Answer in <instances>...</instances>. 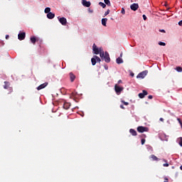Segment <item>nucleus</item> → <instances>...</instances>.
<instances>
[{"mask_svg":"<svg viewBox=\"0 0 182 182\" xmlns=\"http://www.w3.org/2000/svg\"><path fill=\"white\" fill-rule=\"evenodd\" d=\"M100 57H101L102 59H105V61L107 63H109L111 61L109 54L107 51H105V53H104V50L101 51L100 53Z\"/></svg>","mask_w":182,"mask_h":182,"instance_id":"f257e3e1","label":"nucleus"},{"mask_svg":"<svg viewBox=\"0 0 182 182\" xmlns=\"http://www.w3.org/2000/svg\"><path fill=\"white\" fill-rule=\"evenodd\" d=\"M92 50L95 55H99L103 51L102 48H98L97 45L95 43L92 46Z\"/></svg>","mask_w":182,"mask_h":182,"instance_id":"f03ea898","label":"nucleus"},{"mask_svg":"<svg viewBox=\"0 0 182 182\" xmlns=\"http://www.w3.org/2000/svg\"><path fill=\"white\" fill-rule=\"evenodd\" d=\"M4 89L9 90V93H12L13 92V87H10V82H4Z\"/></svg>","mask_w":182,"mask_h":182,"instance_id":"7ed1b4c3","label":"nucleus"},{"mask_svg":"<svg viewBox=\"0 0 182 182\" xmlns=\"http://www.w3.org/2000/svg\"><path fill=\"white\" fill-rule=\"evenodd\" d=\"M114 90L117 94H120L123 91L124 87H119L117 84H116L114 85Z\"/></svg>","mask_w":182,"mask_h":182,"instance_id":"20e7f679","label":"nucleus"},{"mask_svg":"<svg viewBox=\"0 0 182 182\" xmlns=\"http://www.w3.org/2000/svg\"><path fill=\"white\" fill-rule=\"evenodd\" d=\"M147 74H148L147 70L142 71L139 73V75H137V78H144V77H146Z\"/></svg>","mask_w":182,"mask_h":182,"instance_id":"39448f33","label":"nucleus"},{"mask_svg":"<svg viewBox=\"0 0 182 182\" xmlns=\"http://www.w3.org/2000/svg\"><path fill=\"white\" fill-rule=\"evenodd\" d=\"M137 131L139 133L148 132H149V128L144 127H139L137 128Z\"/></svg>","mask_w":182,"mask_h":182,"instance_id":"423d86ee","label":"nucleus"},{"mask_svg":"<svg viewBox=\"0 0 182 182\" xmlns=\"http://www.w3.org/2000/svg\"><path fill=\"white\" fill-rule=\"evenodd\" d=\"M130 9H132V11H137V9H139V4H137L136 3H133V4H131L130 6Z\"/></svg>","mask_w":182,"mask_h":182,"instance_id":"0eeeda50","label":"nucleus"},{"mask_svg":"<svg viewBox=\"0 0 182 182\" xmlns=\"http://www.w3.org/2000/svg\"><path fill=\"white\" fill-rule=\"evenodd\" d=\"M19 41H23L26 38V33H20L18 36Z\"/></svg>","mask_w":182,"mask_h":182,"instance_id":"6e6552de","label":"nucleus"},{"mask_svg":"<svg viewBox=\"0 0 182 182\" xmlns=\"http://www.w3.org/2000/svg\"><path fill=\"white\" fill-rule=\"evenodd\" d=\"M82 4L86 8H89L91 6L90 1H87L86 0H82Z\"/></svg>","mask_w":182,"mask_h":182,"instance_id":"1a4fd4ad","label":"nucleus"},{"mask_svg":"<svg viewBox=\"0 0 182 182\" xmlns=\"http://www.w3.org/2000/svg\"><path fill=\"white\" fill-rule=\"evenodd\" d=\"M59 22L63 25V26H66L67 23V20L65 17H61L59 18Z\"/></svg>","mask_w":182,"mask_h":182,"instance_id":"9d476101","label":"nucleus"},{"mask_svg":"<svg viewBox=\"0 0 182 182\" xmlns=\"http://www.w3.org/2000/svg\"><path fill=\"white\" fill-rule=\"evenodd\" d=\"M148 95V92L146 90H143L142 93L139 94V97L140 99H144L145 96Z\"/></svg>","mask_w":182,"mask_h":182,"instance_id":"9b49d317","label":"nucleus"},{"mask_svg":"<svg viewBox=\"0 0 182 182\" xmlns=\"http://www.w3.org/2000/svg\"><path fill=\"white\" fill-rule=\"evenodd\" d=\"M129 133H130L132 136H137V132H136V131L134 129H129Z\"/></svg>","mask_w":182,"mask_h":182,"instance_id":"f8f14e48","label":"nucleus"},{"mask_svg":"<svg viewBox=\"0 0 182 182\" xmlns=\"http://www.w3.org/2000/svg\"><path fill=\"white\" fill-rule=\"evenodd\" d=\"M70 82H73L75 81L76 77L73 74V73H70Z\"/></svg>","mask_w":182,"mask_h":182,"instance_id":"ddd939ff","label":"nucleus"},{"mask_svg":"<svg viewBox=\"0 0 182 182\" xmlns=\"http://www.w3.org/2000/svg\"><path fill=\"white\" fill-rule=\"evenodd\" d=\"M46 87V83L44 82V83L40 85L39 86H38L37 90H41L42 89H44Z\"/></svg>","mask_w":182,"mask_h":182,"instance_id":"4468645a","label":"nucleus"},{"mask_svg":"<svg viewBox=\"0 0 182 182\" xmlns=\"http://www.w3.org/2000/svg\"><path fill=\"white\" fill-rule=\"evenodd\" d=\"M54 17H55V14H53V13H51V12L48 13V14H47V18H48V19H53Z\"/></svg>","mask_w":182,"mask_h":182,"instance_id":"2eb2a0df","label":"nucleus"},{"mask_svg":"<svg viewBox=\"0 0 182 182\" xmlns=\"http://www.w3.org/2000/svg\"><path fill=\"white\" fill-rule=\"evenodd\" d=\"M70 107V105L68 102L63 103V109L68 110Z\"/></svg>","mask_w":182,"mask_h":182,"instance_id":"dca6fc26","label":"nucleus"},{"mask_svg":"<svg viewBox=\"0 0 182 182\" xmlns=\"http://www.w3.org/2000/svg\"><path fill=\"white\" fill-rule=\"evenodd\" d=\"M38 39L36 37L33 36V37H31V41L33 44L36 43Z\"/></svg>","mask_w":182,"mask_h":182,"instance_id":"f3484780","label":"nucleus"},{"mask_svg":"<svg viewBox=\"0 0 182 182\" xmlns=\"http://www.w3.org/2000/svg\"><path fill=\"white\" fill-rule=\"evenodd\" d=\"M116 62L118 65H120L124 63V60L121 58H117Z\"/></svg>","mask_w":182,"mask_h":182,"instance_id":"a211bd4d","label":"nucleus"},{"mask_svg":"<svg viewBox=\"0 0 182 182\" xmlns=\"http://www.w3.org/2000/svg\"><path fill=\"white\" fill-rule=\"evenodd\" d=\"M108 18H105L102 19V23L104 26H106V23H107Z\"/></svg>","mask_w":182,"mask_h":182,"instance_id":"6ab92c4d","label":"nucleus"},{"mask_svg":"<svg viewBox=\"0 0 182 182\" xmlns=\"http://www.w3.org/2000/svg\"><path fill=\"white\" fill-rule=\"evenodd\" d=\"M91 62H92V66L96 65V64H97V60H96V58H95V57L91 59Z\"/></svg>","mask_w":182,"mask_h":182,"instance_id":"aec40b11","label":"nucleus"},{"mask_svg":"<svg viewBox=\"0 0 182 182\" xmlns=\"http://www.w3.org/2000/svg\"><path fill=\"white\" fill-rule=\"evenodd\" d=\"M150 158L152 159L153 161H159V158L154 154L151 155Z\"/></svg>","mask_w":182,"mask_h":182,"instance_id":"412c9836","label":"nucleus"},{"mask_svg":"<svg viewBox=\"0 0 182 182\" xmlns=\"http://www.w3.org/2000/svg\"><path fill=\"white\" fill-rule=\"evenodd\" d=\"M105 5L107 6H111V2L109 0H104Z\"/></svg>","mask_w":182,"mask_h":182,"instance_id":"4be33fe9","label":"nucleus"},{"mask_svg":"<svg viewBox=\"0 0 182 182\" xmlns=\"http://www.w3.org/2000/svg\"><path fill=\"white\" fill-rule=\"evenodd\" d=\"M98 5L101 7H102L103 9H105L106 8V4L105 3H102V2H99L98 3Z\"/></svg>","mask_w":182,"mask_h":182,"instance_id":"5701e85b","label":"nucleus"},{"mask_svg":"<svg viewBox=\"0 0 182 182\" xmlns=\"http://www.w3.org/2000/svg\"><path fill=\"white\" fill-rule=\"evenodd\" d=\"M94 58H95L96 62H98V63L101 62V59L97 55H95Z\"/></svg>","mask_w":182,"mask_h":182,"instance_id":"b1692460","label":"nucleus"},{"mask_svg":"<svg viewBox=\"0 0 182 182\" xmlns=\"http://www.w3.org/2000/svg\"><path fill=\"white\" fill-rule=\"evenodd\" d=\"M176 70L178 73H182V68L181 67L178 66V67H176Z\"/></svg>","mask_w":182,"mask_h":182,"instance_id":"393cba45","label":"nucleus"},{"mask_svg":"<svg viewBox=\"0 0 182 182\" xmlns=\"http://www.w3.org/2000/svg\"><path fill=\"white\" fill-rule=\"evenodd\" d=\"M51 9L50 7L46 8V14L50 13Z\"/></svg>","mask_w":182,"mask_h":182,"instance_id":"a878e982","label":"nucleus"},{"mask_svg":"<svg viewBox=\"0 0 182 182\" xmlns=\"http://www.w3.org/2000/svg\"><path fill=\"white\" fill-rule=\"evenodd\" d=\"M110 13V10L108 9L105 13V16H107V15H109Z\"/></svg>","mask_w":182,"mask_h":182,"instance_id":"bb28decb","label":"nucleus"},{"mask_svg":"<svg viewBox=\"0 0 182 182\" xmlns=\"http://www.w3.org/2000/svg\"><path fill=\"white\" fill-rule=\"evenodd\" d=\"M141 145H142V146L144 145L145 143H146V139H142L141 141Z\"/></svg>","mask_w":182,"mask_h":182,"instance_id":"cd10ccee","label":"nucleus"},{"mask_svg":"<svg viewBox=\"0 0 182 182\" xmlns=\"http://www.w3.org/2000/svg\"><path fill=\"white\" fill-rule=\"evenodd\" d=\"M159 46H166V43H164V42H159V43H158Z\"/></svg>","mask_w":182,"mask_h":182,"instance_id":"c85d7f7f","label":"nucleus"},{"mask_svg":"<svg viewBox=\"0 0 182 182\" xmlns=\"http://www.w3.org/2000/svg\"><path fill=\"white\" fill-rule=\"evenodd\" d=\"M121 13L124 15L125 14V9L124 8H122Z\"/></svg>","mask_w":182,"mask_h":182,"instance_id":"c756f323","label":"nucleus"},{"mask_svg":"<svg viewBox=\"0 0 182 182\" xmlns=\"http://www.w3.org/2000/svg\"><path fill=\"white\" fill-rule=\"evenodd\" d=\"M142 17H143L144 21H146L147 20V17H146V16L145 14H143Z\"/></svg>","mask_w":182,"mask_h":182,"instance_id":"7c9ffc66","label":"nucleus"},{"mask_svg":"<svg viewBox=\"0 0 182 182\" xmlns=\"http://www.w3.org/2000/svg\"><path fill=\"white\" fill-rule=\"evenodd\" d=\"M179 146L182 147V137L180 138Z\"/></svg>","mask_w":182,"mask_h":182,"instance_id":"2f4dec72","label":"nucleus"},{"mask_svg":"<svg viewBox=\"0 0 182 182\" xmlns=\"http://www.w3.org/2000/svg\"><path fill=\"white\" fill-rule=\"evenodd\" d=\"M122 102L124 104V105H126V106L129 105L128 102H126L124 101H122Z\"/></svg>","mask_w":182,"mask_h":182,"instance_id":"473e14b6","label":"nucleus"},{"mask_svg":"<svg viewBox=\"0 0 182 182\" xmlns=\"http://www.w3.org/2000/svg\"><path fill=\"white\" fill-rule=\"evenodd\" d=\"M169 164L168 163L164 164V167H168Z\"/></svg>","mask_w":182,"mask_h":182,"instance_id":"72a5a7b5","label":"nucleus"},{"mask_svg":"<svg viewBox=\"0 0 182 182\" xmlns=\"http://www.w3.org/2000/svg\"><path fill=\"white\" fill-rule=\"evenodd\" d=\"M152 98H153V96H152L151 95H150L148 96V99L152 100Z\"/></svg>","mask_w":182,"mask_h":182,"instance_id":"f704fd0d","label":"nucleus"},{"mask_svg":"<svg viewBox=\"0 0 182 182\" xmlns=\"http://www.w3.org/2000/svg\"><path fill=\"white\" fill-rule=\"evenodd\" d=\"M177 121L178 122L179 124L182 123V121H181V119L180 118H178Z\"/></svg>","mask_w":182,"mask_h":182,"instance_id":"c9c22d12","label":"nucleus"},{"mask_svg":"<svg viewBox=\"0 0 182 182\" xmlns=\"http://www.w3.org/2000/svg\"><path fill=\"white\" fill-rule=\"evenodd\" d=\"M164 182H168V178H167V177L164 178Z\"/></svg>","mask_w":182,"mask_h":182,"instance_id":"e433bc0d","label":"nucleus"},{"mask_svg":"<svg viewBox=\"0 0 182 182\" xmlns=\"http://www.w3.org/2000/svg\"><path fill=\"white\" fill-rule=\"evenodd\" d=\"M178 25H179L180 26H182V20L178 22Z\"/></svg>","mask_w":182,"mask_h":182,"instance_id":"4c0bfd02","label":"nucleus"},{"mask_svg":"<svg viewBox=\"0 0 182 182\" xmlns=\"http://www.w3.org/2000/svg\"><path fill=\"white\" fill-rule=\"evenodd\" d=\"M141 138H146V134H141Z\"/></svg>","mask_w":182,"mask_h":182,"instance_id":"58836bf2","label":"nucleus"},{"mask_svg":"<svg viewBox=\"0 0 182 182\" xmlns=\"http://www.w3.org/2000/svg\"><path fill=\"white\" fill-rule=\"evenodd\" d=\"M164 118H162V117L159 118V121L164 122Z\"/></svg>","mask_w":182,"mask_h":182,"instance_id":"ea45409f","label":"nucleus"},{"mask_svg":"<svg viewBox=\"0 0 182 182\" xmlns=\"http://www.w3.org/2000/svg\"><path fill=\"white\" fill-rule=\"evenodd\" d=\"M130 75H131V77H134V73H132L130 74Z\"/></svg>","mask_w":182,"mask_h":182,"instance_id":"a19ab883","label":"nucleus"},{"mask_svg":"<svg viewBox=\"0 0 182 182\" xmlns=\"http://www.w3.org/2000/svg\"><path fill=\"white\" fill-rule=\"evenodd\" d=\"M159 32H163L164 33H165L166 31L164 29H162V30H159Z\"/></svg>","mask_w":182,"mask_h":182,"instance_id":"79ce46f5","label":"nucleus"},{"mask_svg":"<svg viewBox=\"0 0 182 182\" xmlns=\"http://www.w3.org/2000/svg\"><path fill=\"white\" fill-rule=\"evenodd\" d=\"M120 108H121L122 109H124V105H120Z\"/></svg>","mask_w":182,"mask_h":182,"instance_id":"37998d69","label":"nucleus"},{"mask_svg":"<svg viewBox=\"0 0 182 182\" xmlns=\"http://www.w3.org/2000/svg\"><path fill=\"white\" fill-rule=\"evenodd\" d=\"M121 83H122V80H119L118 81V84H121Z\"/></svg>","mask_w":182,"mask_h":182,"instance_id":"c03bdc74","label":"nucleus"},{"mask_svg":"<svg viewBox=\"0 0 182 182\" xmlns=\"http://www.w3.org/2000/svg\"><path fill=\"white\" fill-rule=\"evenodd\" d=\"M9 38V35H6V39L8 40Z\"/></svg>","mask_w":182,"mask_h":182,"instance_id":"a18cd8bd","label":"nucleus"},{"mask_svg":"<svg viewBox=\"0 0 182 182\" xmlns=\"http://www.w3.org/2000/svg\"><path fill=\"white\" fill-rule=\"evenodd\" d=\"M89 11H90V13H92V12H93V11H92V10H90V9Z\"/></svg>","mask_w":182,"mask_h":182,"instance_id":"49530a36","label":"nucleus"},{"mask_svg":"<svg viewBox=\"0 0 182 182\" xmlns=\"http://www.w3.org/2000/svg\"><path fill=\"white\" fill-rule=\"evenodd\" d=\"M44 12H45V14H46V9H45Z\"/></svg>","mask_w":182,"mask_h":182,"instance_id":"de8ad7c7","label":"nucleus"},{"mask_svg":"<svg viewBox=\"0 0 182 182\" xmlns=\"http://www.w3.org/2000/svg\"><path fill=\"white\" fill-rule=\"evenodd\" d=\"M180 125H181V128H182V122L180 123Z\"/></svg>","mask_w":182,"mask_h":182,"instance_id":"09e8293b","label":"nucleus"},{"mask_svg":"<svg viewBox=\"0 0 182 182\" xmlns=\"http://www.w3.org/2000/svg\"><path fill=\"white\" fill-rule=\"evenodd\" d=\"M180 169L182 170V166H180Z\"/></svg>","mask_w":182,"mask_h":182,"instance_id":"8fccbe9b","label":"nucleus"},{"mask_svg":"<svg viewBox=\"0 0 182 182\" xmlns=\"http://www.w3.org/2000/svg\"><path fill=\"white\" fill-rule=\"evenodd\" d=\"M106 70H108V67L105 68Z\"/></svg>","mask_w":182,"mask_h":182,"instance_id":"3c124183","label":"nucleus"},{"mask_svg":"<svg viewBox=\"0 0 182 182\" xmlns=\"http://www.w3.org/2000/svg\"><path fill=\"white\" fill-rule=\"evenodd\" d=\"M46 85H47V86L48 85V82H46Z\"/></svg>","mask_w":182,"mask_h":182,"instance_id":"603ef678","label":"nucleus"},{"mask_svg":"<svg viewBox=\"0 0 182 182\" xmlns=\"http://www.w3.org/2000/svg\"><path fill=\"white\" fill-rule=\"evenodd\" d=\"M120 56H121V57L122 56V53L120 54Z\"/></svg>","mask_w":182,"mask_h":182,"instance_id":"864d4df0","label":"nucleus"}]
</instances>
